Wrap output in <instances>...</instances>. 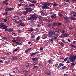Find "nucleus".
Wrapping results in <instances>:
<instances>
[{
  "instance_id": "1",
  "label": "nucleus",
  "mask_w": 76,
  "mask_h": 76,
  "mask_svg": "<svg viewBox=\"0 0 76 76\" xmlns=\"http://www.w3.org/2000/svg\"><path fill=\"white\" fill-rule=\"evenodd\" d=\"M24 10H26L24 12H23V14L24 15H27V13H28V12L30 13L33 10V9L31 8H25Z\"/></svg>"
},
{
  "instance_id": "2",
  "label": "nucleus",
  "mask_w": 76,
  "mask_h": 76,
  "mask_svg": "<svg viewBox=\"0 0 76 76\" xmlns=\"http://www.w3.org/2000/svg\"><path fill=\"white\" fill-rule=\"evenodd\" d=\"M63 19H64V22L65 23H68L70 21V20H69L70 18H69V17L67 16L64 17Z\"/></svg>"
},
{
  "instance_id": "3",
  "label": "nucleus",
  "mask_w": 76,
  "mask_h": 76,
  "mask_svg": "<svg viewBox=\"0 0 76 76\" xmlns=\"http://www.w3.org/2000/svg\"><path fill=\"white\" fill-rule=\"evenodd\" d=\"M49 33L47 34V36L49 38H51L53 36V35L54 34V33L52 31H49Z\"/></svg>"
},
{
  "instance_id": "4",
  "label": "nucleus",
  "mask_w": 76,
  "mask_h": 76,
  "mask_svg": "<svg viewBox=\"0 0 76 76\" xmlns=\"http://www.w3.org/2000/svg\"><path fill=\"white\" fill-rule=\"evenodd\" d=\"M69 60H70V61H71V62H72V63H74L76 61L75 59L74 58V57L72 56L69 57Z\"/></svg>"
},
{
  "instance_id": "5",
  "label": "nucleus",
  "mask_w": 76,
  "mask_h": 76,
  "mask_svg": "<svg viewBox=\"0 0 76 76\" xmlns=\"http://www.w3.org/2000/svg\"><path fill=\"white\" fill-rule=\"evenodd\" d=\"M14 9V8L10 7L9 8H6L5 9V10L7 12H9L10 11H12Z\"/></svg>"
},
{
  "instance_id": "6",
  "label": "nucleus",
  "mask_w": 76,
  "mask_h": 76,
  "mask_svg": "<svg viewBox=\"0 0 76 76\" xmlns=\"http://www.w3.org/2000/svg\"><path fill=\"white\" fill-rule=\"evenodd\" d=\"M37 18H38V17L36 16V15L35 14H33L31 16V19L34 20H35Z\"/></svg>"
},
{
  "instance_id": "7",
  "label": "nucleus",
  "mask_w": 76,
  "mask_h": 76,
  "mask_svg": "<svg viewBox=\"0 0 76 76\" xmlns=\"http://www.w3.org/2000/svg\"><path fill=\"white\" fill-rule=\"evenodd\" d=\"M48 6L46 5L45 3L43 4V6H42V9H48Z\"/></svg>"
},
{
  "instance_id": "8",
  "label": "nucleus",
  "mask_w": 76,
  "mask_h": 76,
  "mask_svg": "<svg viewBox=\"0 0 76 76\" xmlns=\"http://www.w3.org/2000/svg\"><path fill=\"white\" fill-rule=\"evenodd\" d=\"M31 64L30 62L27 63L25 64V66L26 67H31Z\"/></svg>"
},
{
  "instance_id": "9",
  "label": "nucleus",
  "mask_w": 76,
  "mask_h": 76,
  "mask_svg": "<svg viewBox=\"0 0 76 76\" xmlns=\"http://www.w3.org/2000/svg\"><path fill=\"white\" fill-rule=\"evenodd\" d=\"M15 43L17 45H22L23 44V42H21L20 43L19 41H17L15 42Z\"/></svg>"
},
{
  "instance_id": "10",
  "label": "nucleus",
  "mask_w": 76,
  "mask_h": 76,
  "mask_svg": "<svg viewBox=\"0 0 76 76\" xmlns=\"http://www.w3.org/2000/svg\"><path fill=\"white\" fill-rule=\"evenodd\" d=\"M32 61H36V62H37V61H38V58L35 57L34 58H32Z\"/></svg>"
},
{
  "instance_id": "11",
  "label": "nucleus",
  "mask_w": 76,
  "mask_h": 76,
  "mask_svg": "<svg viewBox=\"0 0 76 76\" xmlns=\"http://www.w3.org/2000/svg\"><path fill=\"white\" fill-rule=\"evenodd\" d=\"M59 66H56V67H58V68H60L61 67H62L64 65V64L62 63H60L59 64Z\"/></svg>"
},
{
  "instance_id": "12",
  "label": "nucleus",
  "mask_w": 76,
  "mask_h": 76,
  "mask_svg": "<svg viewBox=\"0 0 76 76\" xmlns=\"http://www.w3.org/2000/svg\"><path fill=\"white\" fill-rule=\"evenodd\" d=\"M18 68L17 67H15L14 68H13L12 70V71H16V70H18Z\"/></svg>"
},
{
  "instance_id": "13",
  "label": "nucleus",
  "mask_w": 76,
  "mask_h": 76,
  "mask_svg": "<svg viewBox=\"0 0 76 76\" xmlns=\"http://www.w3.org/2000/svg\"><path fill=\"white\" fill-rule=\"evenodd\" d=\"M16 40L17 41H21V38L20 37H18L16 38Z\"/></svg>"
},
{
  "instance_id": "14",
  "label": "nucleus",
  "mask_w": 76,
  "mask_h": 76,
  "mask_svg": "<svg viewBox=\"0 0 76 76\" xmlns=\"http://www.w3.org/2000/svg\"><path fill=\"white\" fill-rule=\"evenodd\" d=\"M5 63L6 64H8L10 63V60L7 61L5 62Z\"/></svg>"
},
{
  "instance_id": "15",
  "label": "nucleus",
  "mask_w": 76,
  "mask_h": 76,
  "mask_svg": "<svg viewBox=\"0 0 76 76\" xmlns=\"http://www.w3.org/2000/svg\"><path fill=\"white\" fill-rule=\"evenodd\" d=\"M20 25L23 26H25V24H24L23 23H20L18 25V26H20Z\"/></svg>"
},
{
  "instance_id": "16",
  "label": "nucleus",
  "mask_w": 76,
  "mask_h": 76,
  "mask_svg": "<svg viewBox=\"0 0 76 76\" xmlns=\"http://www.w3.org/2000/svg\"><path fill=\"white\" fill-rule=\"evenodd\" d=\"M56 15L53 14L51 16V18L52 19H54V18H56Z\"/></svg>"
},
{
  "instance_id": "17",
  "label": "nucleus",
  "mask_w": 76,
  "mask_h": 76,
  "mask_svg": "<svg viewBox=\"0 0 76 76\" xmlns=\"http://www.w3.org/2000/svg\"><path fill=\"white\" fill-rule=\"evenodd\" d=\"M62 35H64V37H67L68 35H69V34H68L66 33L65 34H62Z\"/></svg>"
},
{
  "instance_id": "18",
  "label": "nucleus",
  "mask_w": 76,
  "mask_h": 76,
  "mask_svg": "<svg viewBox=\"0 0 76 76\" xmlns=\"http://www.w3.org/2000/svg\"><path fill=\"white\" fill-rule=\"evenodd\" d=\"M44 4H45L46 6H50V3L49 2H46Z\"/></svg>"
},
{
  "instance_id": "19",
  "label": "nucleus",
  "mask_w": 76,
  "mask_h": 76,
  "mask_svg": "<svg viewBox=\"0 0 76 76\" xmlns=\"http://www.w3.org/2000/svg\"><path fill=\"white\" fill-rule=\"evenodd\" d=\"M38 66H40V67H42L43 66V65H42V62H40Z\"/></svg>"
},
{
  "instance_id": "20",
  "label": "nucleus",
  "mask_w": 76,
  "mask_h": 76,
  "mask_svg": "<svg viewBox=\"0 0 76 76\" xmlns=\"http://www.w3.org/2000/svg\"><path fill=\"white\" fill-rule=\"evenodd\" d=\"M37 54V52H35L34 53H33L31 54L30 55V56H34L35 55H36V54Z\"/></svg>"
},
{
  "instance_id": "21",
  "label": "nucleus",
  "mask_w": 76,
  "mask_h": 76,
  "mask_svg": "<svg viewBox=\"0 0 76 76\" xmlns=\"http://www.w3.org/2000/svg\"><path fill=\"white\" fill-rule=\"evenodd\" d=\"M49 40L51 41V43H53V41H54V39L52 38V39H50Z\"/></svg>"
},
{
  "instance_id": "22",
  "label": "nucleus",
  "mask_w": 76,
  "mask_h": 76,
  "mask_svg": "<svg viewBox=\"0 0 76 76\" xmlns=\"http://www.w3.org/2000/svg\"><path fill=\"white\" fill-rule=\"evenodd\" d=\"M28 71H26V70H23V73H26Z\"/></svg>"
},
{
  "instance_id": "23",
  "label": "nucleus",
  "mask_w": 76,
  "mask_h": 76,
  "mask_svg": "<svg viewBox=\"0 0 76 76\" xmlns=\"http://www.w3.org/2000/svg\"><path fill=\"white\" fill-rule=\"evenodd\" d=\"M66 66H62L60 68L61 69H62V70H64V69H66Z\"/></svg>"
},
{
  "instance_id": "24",
  "label": "nucleus",
  "mask_w": 76,
  "mask_h": 76,
  "mask_svg": "<svg viewBox=\"0 0 76 76\" xmlns=\"http://www.w3.org/2000/svg\"><path fill=\"white\" fill-rule=\"evenodd\" d=\"M12 60L15 61V60H16L17 58L16 57H13L12 58Z\"/></svg>"
},
{
  "instance_id": "25",
  "label": "nucleus",
  "mask_w": 76,
  "mask_h": 76,
  "mask_svg": "<svg viewBox=\"0 0 76 76\" xmlns=\"http://www.w3.org/2000/svg\"><path fill=\"white\" fill-rule=\"evenodd\" d=\"M56 30H57V31H58L59 32H61V30H61V29H58V28H57L56 29Z\"/></svg>"
},
{
  "instance_id": "26",
  "label": "nucleus",
  "mask_w": 76,
  "mask_h": 76,
  "mask_svg": "<svg viewBox=\"0 0 76 76\" xmlns=\"http://www.w3.org/2000/svg\"><path fill=\"white\" fill-rule=\"evenodd\" d=\"M33 31H34V29H31L27 30V32H33Z\"/></svg>"
},
{
  "instance_id": "27",
  "label": "nucleus",
  "mask_w": 76,
  "mask_h": 76,
  "mask_svg": "<svg viewBox=\"0 0 76 76\" xmlns=\"http://www.w3.org/2000/svg\"><path fill=\"white\" fill-rule=\"evenodd\" d=\"M5 26H6V25H2L1 24H0V28H3V27Z\"/></svg>"
},
{
  "instance_id": "28",
  "label": "nucleus",
  "mask_w": 76,
  "mask_h": 76,
  "mask_svg": "<svg viewBox=\"0 0 76 76\" xmlns=\"http://www.w3.org/2000/svg\"><path fill=\"white\" fill-rule=\"evenodd\" d=\"M12 35H13L14 36H17V34H16V33H12Z\"/></svg>"
},
{
  "instance_id": "29",
  "label": "nucleus",
  "mask_w": 76,
  "mask_h": 76,
  "mask_svg": "<svg viewBox=\"0 0 76 76\" xmlns=\"http://www.w3.org/2000/svg\"><path fill=\"white\" fill-rule=\"evenodd\" d=\"M58 15L59 16H63V14H61V12L58 13Z\"/></svg>"
},
{
  "instance_id": "30",
  "label": "nucleus",
  "mask_w": 76,
  "mask_h": 76,
  "mask_svg": "<svg viewBox=\"0 0 76 76\" xmlns=\"http://www.w3.org/2000/svg\"><path fill=\"white\" fill-rule=\"evenodd\" d=\"M8 1V0H6L4 1H3L2 2L3 4H4V3H7Z\"/></svg>"
},
{
  "instance_id": "31",
  "label": "nucleus",
  "mask_w": 76,
  "mask_h": 76,
  "mask_svg": "<svg viewBox=\"0 0 76 76\" xmlns=\"http://www.w3.org/2000/svg\"><path fill=\"white\" fill-rule=\"evenodd\" d=\"M2 39L4 40H7V37H2Z\"/></svg>"
},
{
  "instance_id": "32",
  "label": "nucleus",
  "mask_w": 76,
  "mask_h": 76,
  "mask_svg": "<svg viewBox=\"0 0 76 76\" xmlns=\"http://www.w3.org/2000/svg\"><path fill=\"white\" fill-rule=\"evenodd\" d=\"M69 58V57H67L63 61V62H64V61H66L67 59H68V58Z\"/></svg>"
},
{
  "instance_id": "33",
  "label": "nucleus",
  "mask_w": 76,
  "mask_h": 76,
  "mask_svg": "<svg viewBox=\"0 0 76 76\" xmlns=\"http://www.w3.org/2000/svg\"><path fill=\"white\" fill-rule=\"evenodd\" d=\"M8 14V12H6L3 13V15H5L6 16V15H7Z\"/></svg>"
},
{
  "instance_id": "34",
  "label": "nucleus",
  "mask_w": 76,
  "mask_h": 76,
  "mask_svg": "<svg viewBox=\"0 0 76 76\" xmlns=\"http://www.w3.org/2000/svg\"><path fill=\"white\" fill-rule=\"evenodd\" d=\"M70 60L69 59H68L67 61L66 62V63H70V61H69Z\"/></svg>"
},
{
  "instance_id": "35",
  "label": "nucleus",
  "mask_w": 76,
  "mask_h": 76,
  "mask_svg": "<svg viewBox=\"0 0 76 76\" xmlns=\"http://www.w3.org/2000/svg\"><path fill=\"white\" fill-rule=\"evenodd\" d=\"M60 42V45H61V46H63V45H64V44H63V42Z\"/></svg>"
},
{
  "instance_id": "36",
  "label": "nucleus",
  "mask_w": 76,
  "mask_h": 76,
  "mask_svg": "<svg viewBox=\"0 0 76 76\" xmlns=\"http://www.w3.org/2000/svg\"><path fill=\"white\" fill-rule=\"evenodd\" d=\"M7 28V26H4L3 28H2V29H6V28Z\"/></svg>"
},
{
  "instance_id": "37",
  "label": "nucleus",
  "mask_w": 76,
  "mask_h": 76,
  "mask_svg": "<svg viewBox=\"0 0 76 76\" xmlns=\"http://www.w3.org/2000/svg\"><path fill=\"white\" fill-rule=\"evenodd\" d=\"M37 64V63L36 62H34L31 65H32V66H34V65H35L36 64Z\"/></svg>"
},
{
  "instance_id": "38",
  "label": "nucleus",
  "mask_w": 76,
  "mask_h": 76,
  "mask_svg": "<svg viewBox=\"0 0 76 76\" xmlns=\"http://www.w3.org/2000/svg\"><path fill=\"white\" fill-rule=\"evenodd\" d=\"M58 26H60L61 25H62V23H58Z\"/></svg>"
},
{
  "instance_id": "39",
  "label": "nucleus",
  "mask_w": 76,
  "mask_h": 76,
  "mask_svg": "<svg viewBox=\"0 0 76 76\" xmlns=\"http://www.w3.org/2000/svg\"><path fill=\"white\" fill-rule=\"evenodd\" d=\"M14 30L13 29H10V28L9 32H13Z\"/></svg>"
},
{
  "instance_id": "40",
  "label": "nucleus",
  "mask_w": 76,
  "mask_h": 76,
  "mask_svg": "<svg viewBox=\"0 0 76 76\" xmlns=\"http://www.w3.org/2000/svg\"><path fill=\"white\" fill-rule=\"evenodd\" d=\"M38 67V66H33V69H35V68H37V67Z\"/></svg>"
},
{
  "instance_id": "41",
  "label": "nucleus",
  "mask_w": 76,
  "mask_h": 76,
  "mask_svg": "<svg viewBox=\"0 0 76 76\" xmlns=\"http://www.w3.org/2000/svg\"><path fill=\"white\" fill-rule=\"evenodd\" d=\"M36 39H37V40H39V39H40V38L39 37V36H38L36 38Z\"/></svg>"
},
{
  "instance_id": "42",
  "label": "nucleus",
  "mask_w": 76,
  "mask_h": 76,
  "mask_svg": "<svg viewBox=\"0 0 76 76\" xmlns=\"http://www.w3.org/2000/svg\"><path fill=\"white\" fill-rule=\"evenodd\" d=\"M31 26H32V27H33L34 26H35V24L34 23H32L31 24Z\"/></svg>"
},
{
  "instance_id": "43",
  "label": "nucleus",
  "mask_w": 76,
  "mask_h": 76,
  "mask_svg": "<svg viewBox=\"0 0 76 76\" xmlns=\"http://www.w3.org/2000/svg\"><path fill=\"white\" fill-rule=\"evenodd\" d=\"M53 25L54 26H56L57 25V24L56 23H54L53 24Z\"/></svg>"
},
{
  "instance_id": "44",
  "label": "nucleus",
  "mask_w": 76,
  "mask_h": 76,
  "mask_svg": "<svg viewBox=\"0 0 76 76\" xmlns=\"http://www.w3.org/2000/svg\"><path fill=\"white\" fill-rule=\"evenodd\" d=\"M60 35V33L59 34H56L55 35V36H56V37H58V36Z\"/></svg>"
},
{
  "instance_id": "45",
  "label": "nucleus",
  "mask_w": 76,
  "mask_h": 76,
  "mask_svg": "<svg viewBox=\"0 0 76 76\" xmlns=\"http://www.w3.org/2000/svg\"><path fill=\"white\" fill-rule=\"evenodd\" d=\"M37 27H39V26H41V25H40V24H37Z\"/></svg>"
},
{
  "instance_id": "46",
  "label": "nucleus",
  "mask_w": 76,
  "mask_h": 76,
  "mask_svg": "<svg viewBox=\"0 0 76 76\" xmlns=\"http://www.w3.org/2000/svg\"><path fill=\"white\" fill-rule=\"evenodd\" d=\"M43 49H44V48L41 47L40 49V51H42V50H43Z\"/></svg>"
},
{
  "instance_id": "47",
  "label": "nucleus",
  "mask_w": 76,
  "mask_h": 76,
  "mask_svg": "<svg viewBox=\"0 0 76 76\" xmlns=\"http://www.w3.org/2000/svg\"><path fill=\"white\" fill-rule=\"evenodd\" d=\"M71 66H75V64L74 63H71L70 64Z\"/></svg>"
},
{
  "instance_id": "48",
  "label": "nucleus",
  "mask_w": 76,
  "mask_h": 76,
  "mask_svg": "<svg viewBox=\"0 0 76 76\" xmlns=\"http://www.w3.org/2000/svg\"><path fill=\"white\" fill-rule=\"evenodd\" d=\"M16 41H17L16 40H13L12 41V42L14 43L15 42H16Z\"/></svg>"
},
{
  "instance_id": "49",
  "label": "nucleus",
  "mask_w": 76,
  "mask_h": 76,
  "mask_svg": "<svg viewBox=\"0 0 76 76\" xmlns=\"http://www.w3.org/2000/svg\"><path fill=\"white\" fill-rule=\"evenodd\" d=\"M34 6V4H31L29 5V6L31 7V6Z\"/></svg>"
},
{
  "instance_id": "50",
  "label": "nucleus",
  "mask_w": 76,
  "mask_h": 76,
  "mask_svg": "<svg viewBox=\"0 0 76 76\" xmlns=\"http://www.w3.org/2000/svg\"><path fill=\"white\" fill-rule=\"evenodd\" d=\"M45 74L46 75H50V73H48V72H45Z\"/></svg>"
},
{
  "instance_id": "51",
  "label": "nucleus",
  "mask_w": 76,
  "mask_h": 76,
  "mask_svg": "<svg viewBox=\"0 0 76 76\" xmlns=\"http://www.w3.org/2000/svg\"><path fill=\"white\" fill-rule=\"evenodd\" d=\"M7 21V19H4V22H6Z\"/></svg>"
},
{
  "instance_id": "52",
  "label": "nucleus",
  "mask_w": 76,
  "mask_h": 76,
  "mask_svg": "<svg viewBox=\"0 0 76 76\" xmlns=\"http://www.w3.org/2000/svg\"><path fill=\"white\" fill-rule=\"evenodd\" d=\"M57 5H58V4H57L54 3L53 5V6H57Z\"/></svg>"
},
{
  "instance_id": "53",
  "label": "nucleus",
  "mask_w": 76,
  "mask_h": 76,
  "mask_svg": "<svg viewBox=\"0 0 76 76\" xmlns=\"http://www.w3.org/2000/svg\"><path fill=\"white\" fill-rule=\"evenodd\" d=\"M32 3H36V2L35 1H32Z\"/></svg>"
},
{
  "instance_id": "54",
  "label": "nucleus",
  "mask_w": 76,
  "mask_h": 76,
  "mask_svg": "<svg viewBox=\"0 0 76 76\" xmlns=\"http://www.w3.org/2000/svg\"><path fill=\"white\" fill-rule=\"evenodd\" d=\"M21 5H22V4H18V6H19V7H20Z\"/></svg>"
},
{
  "instance_id": "55",
  "label": "nucleus",
  "mask_w": 76,
  "mask_h": 76,
  "mask_svg": "<svg viewBox=\"0 0 76 76\" xmlns=\"http://www.w3.org/2000/svg\"><path fill=\"white\" fill-rule=\"evenodd\" d=\"M61 41L64 43H66V42L64 40H62Z\"/></svg>"
},
{
  "instance_id": "56",
  "label": "nucleus",
  "mask_w": 76,
  "mask_h": 76,
  "mask_svg": "<svg viewBox=\"0 0 76 76\" xmlns=\"http://www.w3.org/2000/svg\"><path fill=\"white\" fill-rule=\"evenodd\" d=\"M12 54V53L10 52H8L7 53V54L8 55H10V54Z\"/></svg>"
},
{
  "instance_id": "57",
  "label": "nucleus",
  "mask_w": 76,
  "mask_h": 76,
  "mask_svg": "<svg viewBox=\"0 0 76 76\" xmlns=\"http://www.w3.org/2000/svg\"><path fill=\"white\" fill-rule=\"evenodd\" d=\"M10 28H7V32H9L10 31Z\"/></svg>"
},
{
  "instance_id": "58",
  "label": "nucleus",
  "mask_w": 76,
  "mask_h": 76,
  "mask_svg": "<svg viewBox=\"0 0 76 76\" xmlns=\"http://www.w3.org/2000/svg\"><path fill=\"white\" fill-rule=\"evenodd\" d=\"M65 1L67 2V3H69V1H69V0H66Z\"/></svg>"
},
{
  "instance_id": "59",
  "label": "nucleus",
  "mask_w": 76,
  "mask_h": 76,
  "mask_svg": "<svg viewBox=\"0 0 76 76\" xmlns=\"http://www.w3.org/2000/svg\"><path fill=\"white\" fill-rule=\"evenodd\" d=\"M28 51H29V50L28 49L27 50L25 51V53H28Z\"/></svg>"
},
{
  "instance_id": "60",
  "label": "nucleus",
  "mask_w": 76,
  "mask_h": 76,
  "mask_svg": "<svg viewBox=\"0 0 76 76\" xmlns=\"http://www.w3.org/2000/svg\"><path fill=\"white\" fill-rule=\"evenodd\" d=\"M18 32H19V33H21L22 31H21V30H18Z\"/></svg>"
},
{
  "instance_id": "61",
  "label": "nucleus",
  "mask_w": 76,
  "mask_h": 76,
  "mask_svg": "<svg viewBox=\"0 0 76 76\" xmlns=\"http://www.w3.org/2000/svg\"><path fill=\"white\" fill-rule=\"evenodd\" d=\"M53 34H55V33H56V32H57V31H56V30H53Z\"/></svg>"
},
{
  "instance_id": "62",
  "label": "nucleus",
  "mask_w": 76,
  "mask_h": 76,
  "mask_svg": "<svg viewBox=\"0 0 76 76\" xmlns=\"http://www.w3.org/2000/svg\"><path fill=\"white\" fill-rule=\"evenodd\" d=\"M24 7H26V8H28V6L27 5H25L24 6Z\"/></svg>"
},
{
  "instance_id": "63",
  "label": "nucleus",
  "mask_w": 76,
  "mask_h": 76,
  "mask_svg": "<svg viewBox=\"0 0 76 76\" xmlns=\"http://www.w3.org/2000/svg\"><path fill=\"white\" fill-rule=\"evenodd\" d=\"M31 19H32V18H28V20H31Z\"/></svg>"
},
{
  "instance_id": "64",
  "label": "nucleus",
  "mask_w": 76,
  "mask_h": 76,
  "mask_svg": "<svg viewBox=\"0 0 76 76\" xmlns=\"http://www.w3.org/2000/svg\"><path fill=\"white\" fill-rule=\"evenodd\" d=\"M18 50V49L17 48H16L14 50V52L17 51Z\"/></svg>"
}]
</instances>
